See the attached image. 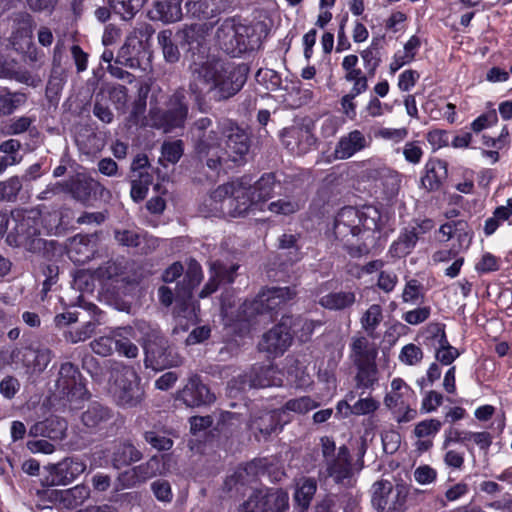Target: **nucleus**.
<instances>
[{
    "instance_id": "1",
    "label": "nucleus",
    "mask_w": 512,
    "mask_h": 512,
    "mask_svg": "<svg viewBox=\"0 0 512 512\" xmlns=\"http://www.w3.org/2000/svg\"><path fill=\"white\" fill-rule=\"evenodd\" d=\"M190 133L197 157L210 169L231 167L230 163L242 166L247 162L251 140L236 124L224 122L214 126L210 118L202 117L193 123Z\"/></svg>"
},
{
    "instance_id": "2",
    "label": "nucleus",
    "mask_w": 512,
    "mask_h": 512,
    "mask_svg": "<svg viewBox=\"0 0 512 512\" xmlns=\"http://www.w3.org/2000/svg\"><path fill=\"white\" fill-rule=\"evenodd\" d=\"M190 71L189 91L201 111H207L211 101L219 103L234 97L246 82L241 68L216 57L194 61Z\"/></svg>"
},
{
    "instance_id": "3",
    "label": "nucleus",
    "mask_w": 512,
    "mask_h": 512,
    "mask_svg": "<svg viewBox=\"0 0 512 512\" xmlns=\"http://www.w3.org/2000/svg\"><path fill=\"white\" fill-rule=\"evenodd\" d=\"M295 295V290L290 287H273L262 290L253 300L245 301L236 316L223 301L221 311L224 324L234 332L243 335L249 332L255 324H266L273 321L275 311Z\"/></svg>"
},
{
    "instance_id": "4",
    "label": "nucleus",
    "mask_w": 512,
    "mask_h": 512,
    "mask_svg": "<svg viewBox=\"0 0 512 512\" xmlns=\"http://www.w3.org/2000/svg\"><path fill=\"white\" fill-rule=\"evenodd\" d=\"M380 220L379 211L373 206L342 208L334 221V234L347 247L354 245L353 240L375 232Z\"/></svg>"
},
{
    "instance_id": "5",
    "label": "nucleus",
    "mask_w": 512,
    "mask_h": 512,
    "mask_svg": "<svg viewBox=\"0 0 512 512\" xmlns=\"http://www.w3.org/2000/svg\"><path fill=\"white\" fill-rule=\"evenodd\" d=\"M137 331L142 335L145 351V366L155 371L178 366L181 358L170 346L168 340L161 334L156 325L145 320L136 321Z\"/></svg>"
},
{
    "instance_id": "6",
    "label": "nucleus",
    "mask_w": 512,
    "mask_h": 512,
    "mask_svg": "<svg viewBox=\"0 0 512 512\" xmlns=\"http://www.w3.org/2000/svg\"><path fill=\"white\" fill-rule=\"evenodd\" d=\"M12 226L6 242L13 247H24L35 252L43 247L41 212L37 209H14L11 211Z\"/></svg>"
},
{
    "instance_id": "7",
    "label": "nucleus",
    "mask_w": 512,
    "mask_h": 512,
    "mask_svg": "<svg viewBox=\"0 0 512 512\" xmlns=\"http://www.w3.org/2000/svg\"><path fill=\"white\" fill-rule=\"evenodd\" d=\"M109 391L115 402L124 408L138 406L144 399V389L132 367L115 362L111 367Z\"/></svg>"
},
{
    "instance_id": "8",
    "label": "nucleus",
    "mask_w": 512,
    "mask_h": 512,
    "mask_svg": "<svg viewBox=\"0 0 512 512\" xmlns=\"http://www.w3.org/2000/svg\"><path fill=\"white\" fill-rule=\"evenodd\" d=\"M254 29L234 17L224 19L216 30V42L227 54L237 57L252 49Z\"/></svg>"
},
{
    "instance_id": "9",
    "label": "nucleus",
    "mask_w": 512,
    "mask_h": 512,
    "mask_svg": "<svg viewBox=\"0 0 512 512\" xmlns=\"http://www.w3.org/2000/svg\"><path fill=\"white\" fill-rule=\"evenodd\" d=\"M189 106L183 89L176 90L167 100L166 109L151 111L153 126L170 132L182 128L188 117Z\"/></svg>"
},
{
    "instance_id": "10",
    "label": "nucleus",
    "mask_w": 512,
    "mask_h": 512,
    "mask_svg": "<svg viewBox=\"0 0 512 512\" xmlns=\"http://www.w3.org/2000/svg\"><path fill=\"white\" fill-rule=\"evenodd\" d=\"M289 507V495L283 489L254 491L238 507V512H285Z\"/></svg>"
},
{
    "instance_id": "11",
    "label": "nucleus",
    "mask_w": 512,
    "mask_h": 512,
    "mask_svg": "<svg viewBox=\"0 0 512 512\" xmlns=\"http://www.w3.org/2000/svg\"><path fill=\"white\" fill-rule=\"evenodd\" d=\"M66 192L84 205H90L95 201L108 202L111 199V192L108 189L99 181L83 174L66 181Z\"/></svg>"
},
{
    "instance_id": "12",
    "label": "nucleus",
    "mask_w": 512,
    "mask_h": 512,
    "mask_svg": "<svg viewBox=\"0 0 512 512\" xmlns=\"http://www.w3.org/2000/svg\"><path fill=\"white\" fill-rule=\"evenodd\" d=\"M282 374L273 366L259 367L250 373L237 376L229 382L231 392L246 391L252 388H265L282 385Z\"/></svg>"
},
{
    "instance_id": "13",
    "label": "nucleus",
    "mask_w": 512,
    "mask_h": 512,
    "mask_svg": "<svg viewBox=\"0 0 512 512\" xmlns=\"http://www.w3.org/2000/svg\"><path fill=\"white\" fill-rule=\"evenodd\" d=\"M291 328L292 316H283L279 324L262 336L259 350L274 357L282 355L292 343Z\"/></svg>"
},
{
    "instance_id": "14",
    "label": "nucleus",
    "mask_w": 512,
    "mask_h": 512,
    "mask_svg": "<svg viewBox=\"0 0 512 512\" xmlns=\"http://www.w3.org/2000/svg\"><path fill=\"white\" fill-rule=\"evenodd\" d=\"M258 206L255 196L251 193V178L243 176L234 180L232 197H229L227 202V216L244 217L253 207Z\"/></svg>"
},
{
    "instance_id": "15",
    "label": "nucleus",
    "mask_w": 512,
    "mask_h": 512,
    "mask_svg": "<svg viewBox=\"0 0 512 512\" xmlns=\"http://www.w3.org/2000/svg\"><path fill=\"white\" fill-rule=\"evenodd\" d=\"M161 460L153 456L146 462L121 472L115 482V490L136 487L160 473Z\"/></svg>"
},
{
    "instance_id": "16",
    "label": "nucleus",
    "mask_w": 512,
    "mask_h": 512,
    "mask_svg": "<svg viewBox=\"0 0 512 512\" xmlns=\"http://www.w3.org/2000/svg\"><path fill=\"white\" fill-rule=\"evenodd\" d=\"M281 141L291 153L301 155L316 143V138L308 126L294 125L282 131Z\"/></svg>"
},
{
    "instance_id": "17",
    "label": "nucleus",
    "mask_w": 512,
    "mask_h": 512,
    "mask_svg": "<svg viewBox=\"0 0 512 512\" xmlns=\"http://www.w3.org/2000/svg\"><path fill=\"white\" fill-rule=\"evenodd\" d=\"M56 387L62 395L67 397H82L86 393L81 373L71 362L61 365Z\"/></svg>"
},
{
    "instance_id": "18",
    "label": "nucleus",
    "mask_w": 512,
    "mask_h": 512,
    "mask_svg": "<svg viewBox=\"0 0 512 512\" xmlns=\"http://www.w3.org/2000/svg\"><path fill=\"white\" fill-rule=\"evenodd\" d=\"M371 144V138L358 129L351 130L341 136L334 148V158L337 160H347L355 154L365 150Z\"/></svg>"
},
{
    "instance_id": "19",
    "label": "nucleus",
    "mask_w": 512,
    "mask_h": 512,
    "mask_svg": "<svg viewBox=\"0 0 512 512\" xmlns=\"http://www.w3.org/2000/svg\"><path fill=\"white\" fill-rule=\"evenodd\" d=\"M178 399L187 407H199L207 405L215 400V396L209 388L202 383L197 375L189 378L187 384L178 393Z\"/></svg>"
},
{
    "instance_id": "20",
    "label": "nucleus",
    "mask_w": 512,
    "mask_h": 512,
    "mask_svg": "<svg viewBox=\"0 0 512 512\" xmlns=\"http://www.w3.org/2000/svg\"><path fill=\"white\" fill-rule=\"evenodd\" d=\"M326 475L338 484H345L352 477V464L349 449L346 446L339 447L336 457L329 458L325 462Z\"/></svg>"
},
{
    "instance_id": "21",
    "label": "nucleus",
    "mask_w": 512,
    "mask_h": 512,
    "mask_svg": "<svg viewBox=\"0 0 512 512\" xmlns=\"http://www.w3.org/2000/svg\"><path fill=\"white\" fill-rule=\"evenodd\" d=\"M86 470V464L77 458H66L50 466L51 485H67Z\"/></svg>"
},
{
    "instance_id": "22",
    "label": "nucleus",
    "mask_w": 512,
    "mask_h": 512,
    "mask_svg": "<svg viewBox=\"0 0 512 512\" xmlns=\"http://www.w3.org/2000/svg\"><path fill=\"white\" fill-rule=\"evenodd\" d=\"M95 250V240L92 235H75L69 240L67 245L68 257L78 265L90 261L94 256Z\"/></svg>"
},
{
    "instance_id": "23",
    "label": "nucleus",
    "mask_w": 512,
    "mask_h": 512,
    "mask_svg": "<svg viewBox=\"0 0 512 512\" xmlns=\"http://www.w3.org/2000/svg\"><path fill=\"white\" fill-rule=\"evenodd\" d=\"M237 269L238 266L235 264L227 266L220 261L212 262L210 265V278L200 291L199 297H208L218 289L219 284L222 282L232 283Z\"/></svg>"
},
{
    "instance_id": "24",
    "label": "nucleus",
    "mask_w": 512,
    "mask_h": 512,
    "mask_svg": "<svg viewBox=\"0 0 512 512\" xmlns=\"http://www.w3.org/2000/svg\"><path fill=\"white\" fill-rule=\"evenodd\" d=\"M237 269L238 266L235 264L227 266L220 261L212 262L210 265V278L200 291L199 297H208L218 289L219 284L222 282L232 283Z\"/></svg>"
},
{
    "instance_id": "25",
    "label": "nucleus",
    "mask_w": 512,
    "mask_h": 512,
    "mask_svg": "<svg viewBox=\"0 0 512 512\" xmlns=\"http://www.w3.org/2000/svg\"><path fill=\"white\" fill-rule=\"evenodd\" d=\"M282 417L280 410L260 412L251 419L250 429L255 435L260 434L266 438L272 433L281 430L283 424L288 422V420H283Z\"/></svg>"
},
{
    "instance_id": "26",
    "label": "nucleus",
    "mask_w": 512,
    "mask_h": 512,
    "mask_svg": "<svg viewBox=\"0 0 512 512\" xmlns=\"http://www.w3.org/2000/svg\"><path fill=\"white\" fill-rule=\"evenodd\" d=\"M19 355L22 356L23 365L35 373L43 372L53 358L52 351L46 347H26L22 351L12 352V357H18Z\"/></svg>"
},
{
    "instance_id": "27",
    "label": "nucleus",
    "mask_w": 512,
    "mask_h": 512,
    "mask_svg": "<svg viewBox=\"0 0 512 512\" xmlns=\"http://www.w3.org/2000/svg\"><path fill=\"white\" fill-rule=\"evenodd\" d=\"M415 400L414 390L402 378H394L390 391L384 397V404L389 410L396 411L398 407Z\"/></svg>"
},
{
    "instance_id": "28",
    "label": "nucleus",
    "mask_w": 512,
    "mask_h": 512,
    "mask_svg": "<svg viewBox=\"0 0 512 512\" xmlns=\"http://www.w3.org/2000/svg\"><path fill=\"white\" fill-rule=\"evenodd\" d=\"M448 176L446 161L430 159L425 165V174L421 177V184L427 191H437Z\"/></svg>"
},
{
    "instance_id": "29",
    "label": "nucleus",
    "mask_w": 512,
    "mask_h": 512,
    "mask_svg": "<svg viewBox=\"0 0 512 512\" xmlns=\"http://www.w3.org/2000/svg\"><path fill=\"white\" fill-rule=\"evenodd\" d=\"M114 418V412L100 403H92L82 413V423L90 429H102Z\"/></svg>"
},
{
    "instance_id": "30",
    "label": "nucleus",
    "mask_w": 512,
    "mask_h": 512,
    "mask_svg": "<svg viewBox=\"0 0 512 512\" xmlns=\"http://www.w3.org/2000/svg\"><path fill=\"white\" fill-rule=\"evenodd\" d=\"M142 457L143 455L140 450H138L132 443L125 441L114 445L110 460L113 468L121 469L131 465L132 463L140 461Z\"/></svg>"
},
{
    "instance_id": "31",
    "label": "nucleus",
    "mask_w": 512,
    "mask_h": 512,
    "mask_svg": "<svg viewBox=\"0 0 512 512\" xmlns=\"http://www.w3.org/2000/svg\"><path fill=\"white\" fill-rule=\"evenodd\" d=\"M281 188V184L276 180L273 173L264 174L253 184L251 183V193L255 196L259 205L276 194V189Z\"/></svg>"
},
{
    "instance_id": "32",
    "label": "nucleus",
    "mask_w": 512,
    "mask_h": 512,
    "mask_svg": "<svg viewBox=\"0 0 512 512\" xmlns=\"http://www.w3.org/2000/svg\"><path fill=\"white\" fill-rule=\"evenodd\" d=\"M205 32V24H191L178 30L175 37L182 47L187 46L189 50H193L202 45Z\"/></svg>"
},
{
    "instance_id": "33",
    "label": "nucleus",
    "mask_w": 512,
    "mask_h": 512,
    "mask_svg": "<svg viewBox=\"0 0 512 512\" xmlns=\"http://www.w3.org/2000/svg\"><path fill=\"white\" fill-rule=\"evenodd\" d=\"M182 0H160L154 5L152 13L153 19L161 20L165 23L177 22L182 18Z\"/></svg>"
},
{
    "instance_id": "34",
    "label": "nucleus",
    "mask_w": 512,
    "mask_h": 512,
    "mask_svg": "<svg viewBox=\"0 0 512 512\" xmlns=\"http://www.w3.org/2000/svg\"><path fill=\"white\" fill-rule=\"evenodd\" d=\"M382 49L383 41L375 38L367 48L360 52L364 68L367 74L371 77L375 75L377 68L382 62Z\"/></svg>"
},
{
    "instance_id": "35",
    "label": "nucleus",
    "mask_w": 512,
    "mask_h": 512,
    "mask_svg": "<svg viewBox=\"0 0 512 512\" xmlns=\"http://www.w3.org/2000/svg\"><path fill=\"white\" fill-rule=\"evenodd\" d=\"M356 300L352 291L331 292L319 298L318 303L328 310H344L351 307Z\"/></svg>"
},
{
    "instance_id": "36",
    "label": "nucleus",
    "mask_w": 512,
    "mask_h": 512,
    "mask_svg": "<svg viewBox=\"0 0 512 512\" xmlns=\"http://www.w3.org/2000/svg\"><path fill=\"white\" fill-rule=\"evenodd\" d=\"M317 491V481L311 477L298 480L294 493V500L302 511H306Z\"/></svg>"
},
{
    "instance_id": "37",
    "label": "nucleus",
    "mask_w": 512,
    "mask_h": 512,
    "mask_svg": "<svg viewBox=\"0 0 512 512\" xmlns=\"http://www.w3.org/2000/svg\"><path fill=\"white\" fill-rule=\"evenodd\" d=\"M433 341L437 345L435 357L441 364L450 365L459 356L458 350L449 344L444 330L435 334Z\"/></svg>"
},
{
    "instance_id": "38",
    "label": "nucleus",
    "mask_w": 512,
    "mask_h": 512,
    "mask_svg": "<svg viewBox=\"0 0 512 512\" xmlns=\"http://www.w3.org/2000/svg\"><path fill=\"white\" fill-rule=\"evenodd\" d=\"M415 233L407 227L403 228L399 237L395 240L389 249V252L394 257H404L412 252L417 244Z\"/></svg>"
},
{
    "instance_id": "39",
    "label": "nucleus",
    "mask_w": 512,
    "mask_h": 512,
    "mask_svg": "<svg viewBox=\"0 0 512 512\" xmlns=\"http://www.w3.org/2000/svg\"><path fill=\"white\" fill-rule=\"evenodd\" d=\"M354 364L375 361L377 351L364 336L355 337L351 343Z\"/></svg>"
},
{
    "instance_id": "40",
    "label": "nucleus",
    "mask_w": 512,
    "mask_h": 512,
    "mask_svg": "<svg viewBox=\"0 0 512 512\" xmlns=\"http://www.w3.org/2000/svg\"><path fill=\"white\" fill-rule=\"evenodd\" d=\"M176 306L174 314L177 318H184L189 322L197 321L199 305L192 301V296H185L180 291L176 292Z\"/></svg>"
},
{
    "instance_id": "41",
    "label": "nucleus",
    "mask_w": 512,
    "mask_h": 512,
    "mask_svg": "<svg viewBox=\"0 0 512 512\" xmlns=\"http://www.w3.org/2000/svg\"><path fill=\"white\" fill-rule=\"evenodd\" d=\"M202 278L203 274L200 264L195 260H190L182 284L177 287V291H180L185 296H192L193 289L200 284Z\"/></svg>"
},
{
    "instance_id": "42",
    "label": "nucleus",
    "mask_w": 512,
    "mask_h": 512,
    "mask_svg": "<svg viewBox=\"0 0 512 512\" xmlns=\"http://www.w3.org/2000/svg\"><path fill=\"white\" fill-rule=\"evenodd\" d=\"M468 223L464 220H452L439 228V233L444 237V241H448L453 237H457L459 241H471V235L468 229Z\"/></svg>"
},
{
    "instance_id": "43",
    "label": "nucleus",
    "mask_w": 512,
    "mask_h": 512,
    "mask_svg": "<svg viewBox=\"0 0 512 512\" xmlns=\"http://www.w3.org/2000/svg\"><path fill=\"white\" fill-rule=\"evenodd\" d=\"M393 485L388 480H380L373 484L372 504L377 510L389 509Z\"/></svg>"
},
{
    "instance_id": "44",
    "label": "nucleus",
    "mask_w": 512,
    "mask_h": 512,
    "mask_svg": "<svg viewBox=\"0 0 512 512\" xmlns=\"http://www.w3.org/2000/svg\"><path fill=\"white\" fill-rule=\"evenodd\" d=\"M358 371L355 377L358 388H372L378 381V370L375 361L355 364Z\"/></svg>"
},
{
    "instance_id": "45",
    "label": "nucleus",
    "mask_w": 512,
    "mask_h": 512,
    "mask_svg": "<svg viewBox=\"0 0 512 512\" xmlns=\"http://www.w3.org/2000/svg\"><path fill=\"white\" fill-rule=\"evenodd\" d=\"M383 320V309L378 304H372L361 316L360 324L368 336L374 338L377 327Z\"/></svg>"
},
{
    "instance_id": "46",
    "label": "nucleus",
    "mask_w": 512,
    "mask_h": 512,
    "mask_svg": "<svg viewBox=\"0 0 512 512\" xmlns=\"http://www.w3.org/2000/svg\"><path fill=\"white\" fill-rule=\"evenodd\" d=\"M173 33L171 30H163L158 33V43L162 48L163 56L167 62L175 63L180 58L178 46L172 40Z\"/></svg>"
},
{
    "instance_id": "47",
    "label": "nucleus",
    "mask_w": 512,
    "mask_h": 512,
    "mask_svg": "<svg viewBox=\"0 0 512 512\" xmlns=\"http://www.w3.org/2000/svg\"><path fill=\"white\" fill-rule=\"evenodd\" d=\"M184 145L182 140L167 141L162 144L160 162L162 165L175 164L182 157Z\"/></svg>"
},
{
    "instance_id": "48",
    "label": "nucleus",
    "mask_w": 512,
    "mask_h": 512,
    "mask_svg": "<svg viewBox=\"0 0 512 512\" xmlns=\"http://www.w3.org/2000/svg\"><path fill=\"white\" fill-rule=\"evenodd\" d=\"M186 13L196 19H209L214 16L210 0H188L185 3Z\"/></svg>"
},
{
    "instance_id": "49",
    "label": "nucleus",
    "mask_w": 512,
    "mask_h": 512,
    "mask_svg": "<svg viewBox=\"0 0 512 512\" xmlns=\"http://www.w3.org/2000/svg\"><path fill=\"white\" fill-rule=\"evenodd\" d=\"M22 186V180L19 176H12L0 181V201L15 202Z\"/></svg>"
},
{
    "instance_id": "50",
    "label": "nucleus",
    "mask_w": 512,
    "mask_h": 512,
    "mask_svg": "<svg viewBox=\"0 0 512 512\" xmlns=\"http://www.w3.org/2000/svg\"><path fill=\"white\" fill-rule=\"evenodd\" d=\"M300 203L291 198H281L270 202L266 209L276 215H291L300 210Z\"/></svg>"
},
{
    "instance_id": "51",
    "label": "nucleus",
    "mask_w": 512,
    "mask_h": 512,
    "mask_svg": "<svg viewBox=\"0 0 512 512\" xmlns=\"http://www.w3.org/2000/svg\"><path fill=\"white\" fill-rule=\"evenodd\" d=\"M442 423L438 419H425L417 423L413 434L418 439L434 437L441 430Z\"/></svg>"
},
{
    "instance_id": "52",
    "label": "nucleus",
    "mask_w": 512,
    "mask_h": 512,
    "mask_svg": "<svg viewBox=\"0 0 512 512\" xmlns=\"http://www.w3.org/2000/svg\"><path fill=\"white\" fill-rule=\"evenodd\" d=\"M96 322L87 321L81 327L70 329L64 333V337L68 342L73 344L89 339L95 332Z\"/></svg>"
},
{
    "instance_id": "53",
    "label": "nucleus",
    "mask_w": 512,
    "mask_h": 512,
    "mask_svg": "<svg viewBox=\"0 0 512 512\" xmlns=\"http://www.w3.org/2000/svg\"><path fill=\"white\" fill-rule=\"evenodd\" d=\"M300 236L298 234H283L278 239V247L283 250H288L292 256L291 261L296 262L301 259V247L299 246Z\"/></svg>"
},
{
    "instance_id": "54",
    "label": "nucleus",
    "mask_w": 512,
    "mask_h": 512,
    "mask_svg": "<svg viewBox=\"0 0 512 512\" xmlns=\"http://www.w3.org/2000/svg\"><path fill=\"white\" fill-rule=\"evenodd\" d=\"M317 407V403L310 398L309 396H303L296 399H291L287 401L280 412H282V416L286 411H292L295 413L303 414Z\"/></svg>"
},
{
    "instance_id": "55",
    "label": "nucleus",
    "mask_w": 512,
    "mask_h": 512,
    "mask_svg": "<svg viewBox=\"0 0 512 512\" xmlns=\"http://www.w3.org/2000/svg\"><path fill=\"white\" fill-rule=\"evenodd\" d=\"M398 359L405 365L415 366L422 361L423 351L419 346L409 343L402 347Z\"/></svg>"
},
{
    "instance_id": "56",
    "label": "nucleus",
    "mask_w": 512,
    "mask_h": 512,
    "mask_svg": "<svg viewBox=\"0 0 512 512\" xmlns=\"http://www.w3.org/2000/svg\"><path fill=\"white\" fill-rule=\"evenodd\" d=\"M145 235L137 230L117 229L114 231V238L119 245L126 247H137Z\"/></svg>"
},
{
    "instance_id": "57",
    "label": "nucleus",
    "mask_w": 512,
    "mask_h": 512,
    "mask_svg": "<svg viewBox=\"0 0 512 512\" xmlns=\"http://www.w3.org/2000/svg\"><path fill=\"white\" fill-rule=\"evenodd\" d=\"M25 100V95L20 93H6L0 95V113L3 115L13 113L15 109L24 104Z\"/></svg>"
},
{
    "instance_id": "58",
    "label": "nucleus",
    "mask_w": 512,
    "mask_h": 512,
    "mask_svg": "<svg viewBox=\"0 0 512 512\" xmlns=\"http://www.w3.org/2000/svg\"><path fill=\"white\" fill-rule=\"evenodd\" d=\"M109 99L115 105V108L125 113L128 102V91L123 85H113L108 89Z\"/></svg>"
},
{
    "instance_id": "59",
    "label": "nucleus",
    "mask_w": 512,
    "mask_h": 512,
    "mask_svg": "<svg viewBox=\"0 0 512 512\" xmlns=\"http://www.w3.org/2000/svg\"><path fill=\"white\" fill-rule=\"evenodd\" d=\"M344 78L346 81L353 83L351 91H353L354 94H362L368 88L367 76L363 73V71L360 68H356L345 73Z\"/></svg>"
},
{
    "instance_id": "60",
    "label": "nucleus",
    "mask_w": 512,
    "mask_h": 512,
    "mask_svg": "<svg viewBox=\"0 0 512 512\" xmlns=\"http://www.w3.org/2000/svg\"><path fill=\"white\" fill-rule=\"evenodd\" d=\"M510 217L508 216V210L506 208L497 207L492 217L488 218L484 224V233L486 236H491L498 229L500 224Z\"/></svg>"
},
{
    "instance_id": "61",
    "label": "nucleus",
    "mask_w": 512,
    "mask_h": 512,
    "mask_svg": "<svg viewBox=\"0 0 512 512\" xmlns=\"http://www.w3.org/2000/svg\"><path fill=\"white\" fill-rule=\"evenodd\" d=\"M402 154L408 163L417 165L421 162L424 151L419 141H408L402 149Z\"/></svg>"
},
{
    "instance_id": "62",
    "label": "nucleus",
    "mask_w": 512,
    "mask_h": 512,
    "mask_svg": "<svg viewBox=\"0 0 512 512\" xmlns=\"http://www.w3.org/2000/svg\"><path fill=\"white\" fill-rule=\"evenodd\" d=\"M90 346L94 353L101 356H109L112 354L113 349L115 348V340L112 335L101 336L94 339L90 343Z\"/></svg>"
},
{
    "instance_id": "63",
    "label": "nucleus",
    "mask_w": 512,
    "mask_h": 512,
    "mask_svg": "<svg viewBox=\"0 0 512 512\" xmlns=\"http://www.w3.org/2000/svg\"><path fill=\"white\" fill-rule=\"evenodd\" d=\"M422 285L415 279L409 280L402 293V300L405 303L417 304L423 298L421 293Z\"/></svg>"
},
{
    "instance_id": "64",
    "label": "nucleus",
    "mask_w": 512,
    "mask_h": 512,
    "mask_svg": "<svg viewBox=\"0 0 512 512\" xmlns=\"http://www.w3.org/2000/svg\"><path fill=\"white\" fill-rule=\"evenodd\" d=\"M151 489L158 501L169 503L173 499V493L170 483L166 480L159 479L151 484Z\"/></svg>"
}]
</instances>
